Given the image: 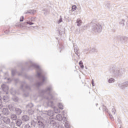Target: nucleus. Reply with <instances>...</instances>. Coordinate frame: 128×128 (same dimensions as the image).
I'll use <instances>...</instances> for the list:
<instances>
[{
	"instance_id": "1",
	"label": "nucleus",
	"mask_w": 128,
	"mask_h": 128,
	"mask_svg": "<svg viewBox=\"0 0 128 128\" xmlns=\"http://www.w3.org/2000/svg\"><path fill=\"white\" fill-rule=\"evenodd\" d=\"M26 64H30V68H36V70L37 74L36 75V78H38L40 82H36L35 84L36 88H39L40 86H42L46 78V76H44V70H42V68L40 67V66L32 62L31 60L26 62Z\"/></svg>"
},
{
	"instance_id": "2",
	"label": "nucleus",
	"mask_w": 128,
	"mask_h": 128,
	"mask_svg": "<svg viewBox=\"0 0 128 128\" xmlns=\"http://www.w3.org/2000/svg\"><path fill=\"white\" fill-rule=\"evenodd\" d=\"M52 86H50L45 90H39V95L40 96H42L44 98H46V100H52V98H54V96L52 94Z\"/></svg>"
},
{
	"instance_id": "3",
	"label": "nucleus",
	"mask_w": 128,
	"mask_h": 128,
	"mask_svg": "<svg viewBox=\"0 0 128 128\" xmlns=\"http://www.w3.org/2000/svg\"><path fill=\"white\" fill-rule=\"evenodd\" d=\"M111 72L115 76H122L126 74V70L124 68H118L114 66L111 69Z\"/></svg>"
},
{
	"instance_id": "4",
	"label": "nucleus",
	"mask_w": 128,
	"mask_h": 128,
	"mask_svg": "<svg viewBox=\"0 0 128 128\" xmlns=\"http://www.w3.org/2000/svg\"><path fill=\"white\" fill-rule=\"evenodd\" d=\"M92 32H102V24L96 22V20H92Z\"/></svg>"
},
{
	"instance_id": "5",
	"label": "nucleus",
	"mask_w": 128,
	"mask_h": 128,
	"mask_svg": "<svg viewBox=\"0 0 128 128\" xmlns=\"http://www.w3.org/2000/svg\"><path fill=\"white\" fill-rule=\"evenodd\" d=\"M30 126H34V128H36V126H38V128H44L46 126L40 120H39L36 122L34 121H32L30 122Z\"/></svg>"
},
{
	"instance_id": "6",
	"label": "nucleus",
	"mask_w": 128,
	"mask_h": 128,
	"mask_svg": "<svg viewBox=\"0 0 128 128\" xmlns=\"http://www.w3.org/2000/svg\"><path fill=\"white\" fill-rule=\"evenodd\" d=\"M48 126H50V128H64V126L60 124V123L58 122H56L54 120H51L50 124L48 125Z\"/></svg>"
},
{
	"instance_id": "7",
	"label": "nucleus",
	"mask_w": 128,
	"mask_h": 128,
	"mask_svg": "<svg viewBox=\"0 0 128 128\" xmlns=\"http://www.w3.org/2000/svg\"><path fill=\"white\" fill-rule=\"evenodd\" d=\"M118 86L121 90L126 88H128V81H126L122 84L118 83Z\"/></svg>"
},
{
	"instance_id": "8",
	"label": "nucleus",
	"mask_w": 128,
	"mask_h": 128,
	"mask_svg": "<svg viewBox=\"0 0 128 128\" xmlns=\"http://www.w3.org/2000/svg\"><path fill=\"white\" fill-rule=\"evenodd\" d=\"M24 88H25L26 90H30V87L25 82H21V90H23Z\"/></svg>"
},
{
	"instance_id": "9",
	"label": "nucleus",
	"mask_w": 128,
	"mask_h": 128,
	"mask_svg": "<svg viewBox=\"0 0 128 128\" xmlns=\"http://www.w3.org/2000/svg\"><path fill=\"white\" fill-rule=\"evenodd\" d=\"M2 112L4 114V116H8L10 114V111H8V108H4L2 107Z\"/></svg>"
},
{
	"instance_id": "10",
	"label": "nucleus",
	"mask_w": 128,
	"mask_h": 128,
	"mask_svg": "<svg viewBox=\"0 0 128 128\" xmlns=\"http://www.w3.org/2000/svg\"><path fill=\"white\" fill-rule=\"evenodd\" d=\"M1 88L3 92H5L6 94H8V86L6 84H2L1 86Z\"/></svg>"
},
{
	"instance_id": "11",
	"label": "nucleus",
	"mask_w": 128,
	"mask_h": 128,
	"mask_svg": "<svg viewBox=\"0 0 128 128\" xmlns=\"http://www.w3.org/2000/svg\"><path fill=\"white\" fill-rule=\"evenodd\" d=\"M2 122L6 124H10V119L8 116H4Z\"/></svg>"
},
{
	"instance_id": "12",
	"label": "nucleus",
	"mask_w": 128,
	"mask_h": 128,
	"mask_svg": "<svg viewBox=\"0 0 128 128\" xmlns=\"http://www.w3.org/2000/svg\"><path fill=\"white\" fill-rule=\"evenodd\" d=\"M43 114H46V116H54V112L52 110H49L48 111H45Z\"/></svg>"
},
{
	"instance_id": "13",
	"label": "nucleus",
	"mask_w": 128,
	"mask_h": 128,
	"mask_svg": "<svg viewBox=\"0 0 128 128\" xmlns=\"http://www.w3.org/2000/svg\"><path fill=\"white\" fill-rule=\"evenodd\" d=\"M22 120L25 122H28L30 120V116L28 115H24L22 116Z\"/></svg>"
},
{
	"instance_id": "14",
	"label": "nucleus",
	"mask_w": 128,
	"mask_h": 128,
	"mask_svg": "<svg viewBox=\"0 0 128 128\" xmlns=\"http://www.w3.org/2000/svg\"><path fill=\"white\" fill-rule=\"evenodd\" d=\"M16 126H20L22 124V120L20 119H17L16 120Z\"/></svg>"
},
{
	"instance_id": "15",
	"label": "nucleus",
	"mask_w": 128,
	"mask_h": 128,
	"mask_svg": "<svg viewBox=\"0 0 128 128\" xmlns=\"http://www.w3.org/2000/svg\"><path fill=\"white\" fill-rule=\"evenodd\" d=\"M8 108H9L10 110L12 112H14L16 110V107L12 104H10L8 106Z\"/></svg>"
},
{
	"instance_id": "16",
	"label": "nucleus",
	"mask_w": 128,
	"mask_h": 128,
	"mask_svg": "<svg viewBox=\"0 0 128 128\" xmlns=\"http://www.w3.org/2000/svg\"><path fill=\"white\" fill-rule=\"evenodd\" d=\"M14 112L16 114H17V116H20V114H22V110H20L19 108H16Z\"/></svg>"
},
{
	"instance_id": "17",
	"label": "nucleus",
	"mask_w": 128,
	"mask_h": 128,
	"mask_svg": "<svg viewBox=\"0 0 128 128\" xmlns=\"http://www.w3.org/2000/svg\"><path fill=\"white\" fill-rule=\"evenodd\" d=\"M10 118L12 120H18V116L16 114H12L10 116Z\"/></svg>"
},
{
	"instance_id": "18",
	"label": "nucleus",
	"mask_w": 128,
	"mask_h": 128,
	"mask_svg": "<svg viewBox=\"0 0 128 128\" xmlns=\"http://www.w3.org/2000/svg\"><path fill=\"white\" fill-rule=\"evenodd\" d=\"M28 22H24V23H20L19 26L20 28H28Z\"/></svg>"
},
{
	"instance_id": "19",
	"label": "nucleus",
	"mask_w": 128,
	"mask_h": 128,
	"mask_svg": "<svg viewBox=\"0 0 128 128\" xmlns=\"http://www.w3.org/2000/svg\"><path fill=\"white\" fill-rule=\"evenodd\" d=\"M56 120H58V122H62L64 118H62V116L61 114H58L56 116Z\"/></svg>"
},
{
	"instance_id": "20",
	"label": "nucleus",
	"mask_w": 128,
	"mask_h": 128,
	"mask_svg": "<svg viewBox=\"0 0 128 128\" xmlns=\"http://www.w3.org/2000/svg\"><path fill=\"white\" fill-rule=\"evenodd\" d=\"M36 10H28L26 12H25V14H36Z\"/></svg>"
},
{
	"instance_id": "21",
	"label": "nucleus",
	"mask_w": 128,
	"mask_h": 128,
	"mask_svg": "<svg viewBox=\"0 0 128 128\" xmlns=\"http://www.w3.org/2000/svg\"><path fill=\"white\" fill-rule=\"evenodd\" d=\"M91 52H92V54H96V52H98V50L96 48V47L92 46Z\"/></svg>"
},
{
	"instance_id": "22",
	"label": "nucleus",
	"mask_w": 128,
	"mask_h": 128,
	"mask_svg": "<svg viewBox=\"0 0 128 128\" xmlns=\"http://www.w3.org/2000/svg\"><path fill=\"white\" fill-rule=\"evenodd\" d=\"M119 24H120L122 26H124V19L120 20Z\"/></svg>"
},
{
	"instance_id": "23",
	"label": "nucleus",
	"mask_w": 128,
	"mask_h": 128,
	"mask_svg": "<svg viewBox=\"0 0 128 128\" xmlns=\"http://www.w3.org/2000/svg\"><path fill=\"white\" fill-rule=\"evenodd\" d=\"M116 80L114 78H110L108 80V84H112V82H114Z\"/></svg>"
},
{
	"instance_id": "24",
	"label": "nucleus",
	"mask_w": 128,
	"mask_h": 128,
	"mask_svg": "<svg viewBox=\"0 0 128 128\" xmlns=\"http://www.w3.org/2000/svg\"><path fill=\"white\" fill-rule=\"evenodd\" d=\"M8 96H3V100H4V102H8Z\"/></svg>"
},
{
	"instance_id": "25",
	"label": "nucleus",
	"mask_w": 128,
	"mask_h": 128,
	"mask_svg": "<svg viewBox=\"0 0 128 128\" xmlns=\"http://www.w3.org/2000/svg\"><path fill=\"white\" fill-rule=\"evenodd\" d=\"M33 106H34L33 104L30 102V103L28 104V105H26V108H32Z\"/></svg>"
},
{
	"instance_id": "26",
	"label": "nucleus",
	"mask_w": 128,
	"mask_h": 128,
	"mask_svg": "<svg viewBox=\"0 0 128 128\" xmlns=\"http://www.w3.org/2000/svg\"><path fill=\"white\" fill-rule=\"evenodd\" d=\"M28 114H30V116L32 114H34V110H32V109L30 108V109L28 110Z\"/></svg>"
},
{
	"instance_id": "27",
	"label": "nucleus",
	"mask_w": 128,
	"mask_h": 128,
	"mask_svg": "<svg viewBox=\"0 0 128 128\" xmlns=\"http://www.w3.org/2000/svg\"><path fill=\"white\" fill-rule=\"evenodd\" d=\"M54 108V112H56V114H58V112H60V109H58V108L56 107H53Z\"/></svg>"
},
{
	"instance_id": "28",
	"label": "nucleus",
	"mask_w": 128,
	"mask_h": 128,
	"mask_svg": "<svg viewBox=\"0 0 128 128\" xmlns=\"http://www.w3.org/2000/svg\"><path fill=\"white\" fill-rule=\"evenodd\" d=\"M48 106H54V102L52 101H48Z\"/></svg>"
},
{
	"instance_id": "29",
	"label": "nucleus",
	"mask_w": 128,
	"mask_h": 128,
	"mask_svg": "<svg viewBox=\"0 0 128 128\" xmlns=\"http://www.w3.org/2000/svg\"><path fill=\"white\" fill-rule=\"evenodd\" d=\"M76 24L78 26H80V24H82V20L78 19L76 20Z\"/></svg>"
},
{
	"instance_id": "30",
	"label": "nucleus",
	"mask_w": 128,
	"mask_h": 128,
	"mask_svg": "<svg viewBox=\"0 0 128 128\" xmlns=\"http://www.w3.org/2000/svg\"><path fill=\"white\" fill-rule=\"evenodd\" d=\"M64 126L66 128H70V124H68V122H66L64 123Z\"/></svg>"
},
{
	"instance_id": "31",
	"label": "nucleus",
	"mask_w": 128,
	"mask_h": 128,
	"mask_svg": "<svg viewBox=\"0 0 128 128\" xmlns=\"http://www.w3.org/2000/svg\"><path fill=\"white\" fill-rule=\"evenodd\" d=\"M58 106L59 108H60V110H64V106H62V104L59 103L58 104Z\"/></svg>"
},
{
	"instance_id": "32",
	"label": "nucleus",
	"mask_w": 128,
	"mask_h": 128,
	"mask_svg": "<svg viewBox=\"0 0 128 128\" xmlns=\"http://www.w3.org/2000/svg\"><path fill=\"white\" fill-rule=\"evenodd\" d=\"M16 70H12V76H14V74H16Z\"/></svg>"
},
{
	"instance_id": "33",
	"label": "nucleus",
	"mask_w": 128,
	"mask_h": 128,
	"mask_svg": "<svg viewBox=\"0 0 128 128\" xmlns=\"http://www.w3.org/2000/svg\"><path fill=\"white\" fill-rule=\"evenodd\" d=\"M2 108V96H0V110Z\"/></svg>"
},
{
	"instance_id": "34",
	"label": "nucleus",
	"mask_w": 128,
	"mask_h": 128,
	"mask_svg": "<svg viewBox=\"0 0 128 128\" xmlns=\"http://www.w3.org/2000/svg\"><path fill=\"white\" fill-rule=\"evenodd\" d=\"M76 10V5H74L72 6V12H74Z\"/></svg>"
},
{
	"instance_id": "35",
	"label": "nucleus",
	"mask_w": 128,
	"mask_h": 128,
	"mask_svg": "<svg viewBox=\"0 0 128 128\" xmlns=\"http://www.w3.org/2000/svg\"><path fill=\"white\" fill-rule=\"evenodd\" d=\"M4 118V116L2 114H0V120H3Z\"/></svg>"
},
{
	"instance_id": "36",
	"label": "nucleus",
	"mask_w": 128,
	"mask_h": 128,
	"mask_svg": "<svg viewBox=\"0 0 128 128\" xmlns=\"http://www.w3.org/2000/svg\"><path fill=\"white\" fill-rule=\"evenodd\" d=\"M24 128H32V126L29 124H26L24 126Z\"/></svg>"
},
{
	"instance_id": "37",
	"label": "nucleus",
	"mask_w": 128,
	"mask_h": 128,
	"mask_svg": "<svg viewBox=\"0 0 128 128\" xmlns=\"http://www.w3.org/2000/svg\"><path fill=\"white\" fill-rule=\"evenodd\" d=\"M74 50L75 54H76L77 56H78V48H76V47H74Z\"/></svg>"
},
{
	"instance_id": "38",
	"label": "nucleus",
	"mask_w": 128,
	"mask_h": 128,
	"mask_svg": "<svg viewBox=\"0 0 128 128\" xmlns=\"http://www.w3.org/2000/svg\"><path fill=\"white\" fill-rule=\"evenodd\" d=\"M62 22V16H60V20L58 21V24H60Z\"/></svg>"
},
{
	"instance_id": "39",
	"label": "nucleus",
	"mask_w": 128,
	"mask_h": 128,
	"mask_svg": "<svg viewBox=\"0 0 128 128\" xmlns=\"http://www.w3.org/2000/svg\"><path fill=\"white\" fill-rule=\"evenodd\" d=\"M27 24H28L29 26H32V24H34V22H30V21H28Z\"/></svg>"
},
{
	"instance_id": "40",
	"label": "nucleus",
	"mask_w": 128,
	"mask_h": 128,
	"mask_svg": "<svg viewBox=\"0 0 128 128\" xmlns=\"http://www.w3.org/2000/svg\"><path fill=\"white\" fill-rule=\"evenodd\" d=\"M112 114H116V110L114 108H112Z\"/></svg>"
},
{
	"instance_id": "41",
	"label": "nucleus",
	"mask_w": 128,
	"mask_h": 128,
	"mask_svg": "<svg viewBox=\"0 0 128 128\" xmlns=\"http://www.w3.org/2000/svg\"><path fill=\"white\" fill-rule=\"evenodd\" d=\"M109 116L112 120H114V116H112V115L110 114H109Z\"/></svg>"
},
{
	"instance_id": "42",
	"label": "nucleus",
	"mask_w": 128,
	"mask_h": 128,
	"mask_svg": "<svg viewBox=\"0 0 128 128\" xmlns=\"http://www.w3.org/2000/svg\"><path fill=\"white\" fill-rule=\"evenodd\" d=\"M36 21V17H32L31 18V22H35Z\"/></svg>"
},
{
	"instance_id": "43",
	"label": "nucleus",
	"mask_w": 128,
	"mask_h": 128,
	"mask_svg": "<svg viewBox=\"0 0 128 128\" xmlns=\"http://www.w3.org/2000/svg\"><path fill=\"white\" fill-rule=\"evenodd\" d=\"M20 22H24V16H22L20 18Z\"/></svg>"
},
{
	"instance_id": "44",
	"label": "nucleus",
	"mask_w": 128,
	"mask_h": 128,
	"mask_svg": "<svg viewBox=\"0 0 128 128\" xmlns=\"http://www.w3.org/2000/svg\"><path fill=\"white\" fill-rule=\"evenodd\" d=\"M18 82H20V80L18 78L14 79V82H16V84H18Z\"/></svg>"
},
{
	"instance_id": "45",
	"label": "nucleus",
	"mask_w": 128,
	"mask_h": 128,
	"mask_svg": "<svg viewBox=\"0 0 128 128\" xmlns=\"http://www.w3.org/2000/svg\"><path fill=\"white\" fill-rule=\"evenodd\" d=\"M11 94L13 96H14V94H16V90H14V92H12Z\"/></svg>"
},
{
	"instance_id": "46",
	"label": "nucleus",
	"mask_w": 128,
	"mask_h": 128,
	"mask_svg": "<svg viewBox=\"0 0 128 128\" xmlns=\"http://www.w3.org/2000/svg\"><path fill=\"white\" fill-rule=\"evenodd\" d=\"M1 128H10V127L8 126H6L2 125V126L1 127Z\"/></svg>"
},
{
	"instance_id": "47",
	"label": "nucleus",
	"mask_w": 128,
	"mask_h": 128,
	"mask_svg": "<svg viewBox=\"0 0 128 128\" xmlns=\"http://www.w3.org/2000/svg\"><path fill=\"white\" fill-rule=\"evenodd\" d=\"M92 86H94V80H92Z\"/></svg>"
},
{
	"instance_id": "48",
	"label": "nucleus",
	"mask_w": 128,
	"mask_h": 128,
	"mask_svg": "<svg viewBox=\"0 0 128 128\" xmlns=\"http://www.w3.org/2000/svg\"><path fill=\"white\" fill-rule=\"evenodd\" d=\"M118 124H122V121L118 118Z\"/></svg>"
},
{
	"instance_id": "49",
	"label": "nucleus",
	"mask_w": 128,
	"mask_h": 128,
	"mask_svg": "<svg viewBox=\"0 0 128 128\" xmlns=\"http://www.w3.org/2000/svg\"><path fill=\"white\" fill-rule=\"evenodd\" d=\"M82 64H84L83 63H82V61H80L79 62V66H81Z\"/></svg>"
},
{
	"instance_id": "50",
	"label": "nucleus",
	"mask_w": 128,
	"mask_h": 128,
	"mask_svg": "<svg viewBox=\"0 0 128 128\" xmlns=\"http://www.w3.org/2000/svg\"><path fill=\"white\" fill-rule=\"evenodd\" d=\"M8 82H12V80H10V78H8Z\"/></svg>"
},
{
	"instance_id": "51",
	"label": "nucleus",
	"mask_w": 128,
	"mask_h": 128,
	"mask_svg": "<svg viewBox=\"0 0 128 128\" xmlns=\"http://www.w3.org/2000/svg\"><path fill=\"white\" fill-rule=\"evenodd\" d=\"M81 68H84V64H82L81 66H80Z\"/></svg>"
},
{
	"instance_id": "52",
	"label": "nucleus",
	"mask_w": 128,
	"mask_h": 128,
	"mask_svg": "<svg viewBox=\"0 0 128 128\" xmlns=\"http://www.w3.org/2000/svg\"><path fill=\"white\" fill-rule=\"evenodd\" d=\"M63 122L66 123V122H68V120L64 118L63 119Z\"/></svg>"
},
{
	"instance_id": "53",
	"label": "nucleus",
	"mask_w": 128,
	"mask_h": 128,
	"mask_svg": "<svg viewBox=\"0 0 128 128\" xmlns=\"http://www.w3.org/2000/svg\"><path fill=\"white\" fill-rule=\"evenodd\" d=\"M24 95L25 96H28V93L27 94H24Z\"/></svg>"
},
{
	"instance_id": "54",
	"label": "nucleus",
	"mask_w": 128,
	"mask_h": 128,
	"mask_svg": "<svg viewBox=\"0 0 128 128\" xmlns=\"http://www.w3.org/2000/svg\"><path fill=\"white\" fill-rule=\"evenodd\" d=\"M14 102H18V98H16L15 100H14Z\"/></svg>"
},
{
	"instance_id": "55",
	"label": "nucleus",
	"mask_w": 128,
	"mask_h": 128,
	"mask_svg": "<svg viewBox=\"0 0 128 128\" xmlns=\"http://www.w3.org/2000/svg\"><path fill=\"white\" fill-rule=\"evenodd\" d=\"M63 118L66 120L67 118L66 116H63Z\"/></svg>"
},
{
	"instance_id": "56",
	"label": "nucleus",
	"mask_w": 128,
	"mask_h": 128,
	"mask_svg": "<svg viewBox=\"0 0 128 128\" xmlns=\"http://www.w3.org/2000/svg\"><path fill=\"white\" fill-rule=\"evenodd\" d=\"M18 76H22V74H18Z\"/></svg>"
},
{
	"instance_id": "57",
	"label": "nucleus",
	"mask_w": 128,
	"mask_h": 128,
	"mask_svg": "<svg viewBox=\"0 0 128 128\" xmlns=\"http://www.w3.org/2000/svg\"><path fill=\"white\" fill-rule=\"evenodd\" d=\"M98 104H96V106H98Z\"/></svg>"
},
{
	"instance_id": "58",
	"label": "nucleus",
	"mask_w": 128,
	"mask_h": 128,
	"mask_svg": "<svg viewBox=\"0 0 128 128\" xmlns=\"http://www.w3.org/2000/svg\"><path fill=\"white\" fill-rule=\"evenodd\" d=\"M12 128H16V126H14Z\"/></svg>"
},
{
	"instance_id": "59",
	"label": "nucleus",
	"mask_w": 128,
	"mask_h": 128,
	"mask_svg": "<svg viewBox=\"0 0 128 128\" xmlns=\"http://www.w3.org/2000/svg\"><path fill=\"white\" fill-rule=\"evenodd\" d=\"M86 70H88V68H86Z\"/></svg>"
},
{
	"instance_id": "60",
	"label": "nucleus",
	"mask_w": 128,
	"mask_h": 128,
	"mask_svg": "<svg viewBox=\"0 0 128 128\" xmlns=\"http://www.w3.org/2000/svg\"><path fill=\"white\" fill-rule=\"evenodd\" d=\"M99 110H100V108H99Z\"/></svg>"
},
{
	"instance_id": "61",
	"label": "nucleus",
	"mask_w": 128,
	"mask_h": 128,
	"mask_svg": "<svg viewBox=\"0 0 128 128\" xmlns=\"http://www.w3.org/2000/svg\"><path fill=\"white\" fill-rule=\"evenodd\" d=\"M32 28H34V26H32Z\"/></svg>"
},
{
	"instance_id": "62",
	"label": "nucleus",
	"mask_w": 128,
	"mask_h": 128,
	"mask_svg": "<svg viewBox=\"0 0 128 128\" xmlns=\"http://www.w3.org/2000/svg\"><path fill=\"white\" fill-rule=\"evenodd\" d=\"M1 92L0 91V94Z\"/></svg>"
},
{
	"instance_id": "63",
	"label": "nucleus",
	"mask_w": 128,
	"mask_h": 128,
	"mask_svg": "<svg viewBox=\"0 0 128 128\" xmlns=\"http://www.w3.org/2000/svg\"><path fill=\"white\" fill-rule=\"evenodd\" d=\"M120 128H122L121 127H120Z\"/></svg>"
}]
</instances>
